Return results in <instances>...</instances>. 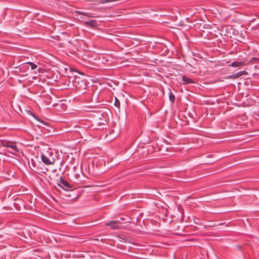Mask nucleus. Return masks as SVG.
Listing matches in <instances>:
<instances>
[{"instance_id":"1","label":"nucleus","mask_w":259,"mask_h":259,"mask_svg":"<svg viewBox=\"0 0 259 259\" xmlns=\"http://www.w3.org/2000/svg\"><path fill=\"white\" fill-rule=\"evenodd\" d=\"M69 82L72 84L73 87L80 91H82L89 87L87 81L77 76L69 77Z\"/></svg>"},{"instance_id":"2","label":"nucleus","mask_w":259,"mask_h":259,"mask_svg":"<svg viewBox=\"0 0 259 259\" xmlns=\"http://www.w3.org/2000/svg\"><path fill=\"white\" fill-rule=\"evenodd\" d=\"M0 145L3 147L10 148L15 152H18L19 151L17 146L14 143L10 141L0 140Z\"/></svg>"},{"instance_id":"3","label":"nucleus","mask_w":259,"mask_h":259,"mask_svg":"<svg viewBox=\"0 0 259 259\" xmlns=\"http://www.w3.org/2000/svg\"><path fill=\"white\" fill-rule=\"evenodd\" d=\"M60 184H58V186L64 189V190L68 191V190H74V188L72 185H71L69 184L67 181L64 180L63 178H62L61 177H60Z\"/></svg>"},{"instance_id":"4","label":"nucleus","mask_w":259,"mask_h":259,"mask_svg":"<svg viewBox=\"0 0 259 259\" xmlns=\"http://www.w3.org/2000/svg\"><path fill=\"white\" fill-rule=\"evenodd\" d=\"M83 24L87 27H90L91 28H95L98 26V24L96 20L91 19L89 21H83Z\"/></svg>"},{"instance_id":"5","label":"nucleus","mask_w":259,"mask_h":259,"mask_svg":"<svg viewBox=\"0 0 259 259\" xmlns=\"http://www.w3.org/2000/svg\"><path fill=\"white\" fill-rule=\"evenodd\" d=\"M41 159L43 163L46 165L53 164L55 162V159L53 158L50 159L47 156L42 153L41 154Z\"/></svg>"},{"instance_id":"6","label":"nucleus","mask_w":259,"mask_h":259,"mask_svg":"<svg viewBox=\"0 0 259 259\" xmlns=\"http://www.w3.org/2000/svg\"><path fill=\"white\" fill-rule=\"evenodd\" d=\"M119 222V221H111L107 222L105 224V225L106 226H110L113 229H117L119 228V227L118 226V223Z\"/></svg>"},{"instance_id":"7","label":"nucleus","mask_w":259,"mask_h":259,"mask_svg":"<svg viewBox=\"0 0 259 259\" xmlns=\"http://www.w3.org/2000/svg\"><path fill=\"white\" fill-rule=\"evenodd\" d=\"M182 80L184 81L183 84H187L189 83H193L195 82L191 78L184 75L182 76Z\"/></svg>"},{"instance_id":"8","label":"nucleus","mask_w":259,"mask_h":259,"mask_svg":"<svg viewBox=\"0 0 259 259\" xmlns=\"http://www.w3.org/2000/svg\"><path fill=\"white\" fill-rule=\"evenodd\" d=\"M245 64L244 62L239 61V62H232L231 64V66L233 67H237L241 66H244Z\"/></svg>"},{"instance_id":"9","label":"nucleus","mask_w":259,"mask_h":259,"mask_svg":"<svg viewBox=\"0 0 259 259\" xmlns=\"http://www.w3.org/2000/svg\"><path fill=\"white\" fill-rule=\"evenodd\" d=\"M169 100L172 103L175 101V96L171 92L169 93Z\"/></svg>"},{"instance_id":"10","label":"nucleus","mask_w":259,"mask_h":259,"mask_svg":"<svg viewBox=\"0 0 259 259\" xmlns=\"http://www.w3.org/2000/svg\"><path fill=\"white\" fill-rule=\"evenodd\" d=\"M30 114H32L33 117L36 119L38 121L41 122L42 123L44 124H46V125H47V122L45 121H43L41 119H40L39 118H38L31 111H30Z\"/></svg>"},{"instance_id":"11","label":"nucleus","mask_w":259,"mask_h":259,"mask_svg":"<svg viewBox=\"0 0 259 259\" xmlns=\"http://www.w3.org/2000/svg\"><path fill=\"white\" fill-rule=\"evenodd\" d=\"M26 64L30 66L31 70L35 69L37 67V66L35 64L31 62H27Z\"/></svg>"},{"instance_id":"12","label":"nucleus","mask_w":259,"mask_h":259,"mask_svg":"<svg viewBox=\"0 0 259 259\" xmlns=\"http://www.w3.org/2000/svg\"><path fill=\"white\" fill-rule=\"evenodd\" d=\"M114 106L118 109L120 108V101L116 97H115Z\"/></svg>"},{"instance_id":"13","label":"nucleus","mask_w":259,"mask_h":259,"mask_svg":"<svg viewBox=\"0 0 259 259\" xmlns=\"http://www.w3.org/2000/svg\"><path fill=\"white\" fill-rule=\"evenodd\" d=\"M194 222L195 223V224L199 225H202V222L198 218H194Z\"/></svg>"},{"instance_id":"14","label":"nucleus","mask_w":259,"mask_h":259,"mask_svg":"<svg viewBox=\"0 0 259 259\" xmlns=\"http://www.w3.org/2000/svg\"><path fill=\"white\" fill-rule=\"evenodd\" d=\"M75 13L78 15H85V16L87 15V14L84 12L75 11Z\"/></svg>"},{"instance_id":"15","label":"nucleus","mask_w":259,"mask_h":259,"mask_svg":"<svg viewBox=\"0 0 259 259\" xmlns=\"http://www.w3.org/2000/svg\"><path fill=\"white\" fill-rule=\"evenodd\" d=\"M242 75V72H238V73H237V74L236 75H235V76H234V78H237V77H239V76H241Z\"/></svg>"},{"instance_id":"16","label":"nucleus","mask_w":259,"mask_h":259,"mask_svg":"<svg viewBox=\"0 0 259 259\" xmlns=\"http://www.w3.org/2000/svg\"><path fill=\"white\" fill-rule=\"evenodd\" d=\"M252 60L256 61L258 62V61H259V58H256V57H253L252 58Z\"/></svg>"},{"instance_id":"17","label":"nucleus","mask_w":259,"mask_h":259,"mask_svg":"<svg viewBox=\"0 0 259 259\" xmlns=\"http://www.w3.org/2000/svg\"><path fill=\"white\" fill-rule=\"evenodd\" d=\"M190 19H191V17H186V20H187V21L189 22H190L191 21Z\"/></svg>"},{"instance_id":"18","label":"nucleus","mask_w":259,"mask_h":259,"mask_svg":"<svg viewBox=\"0 0 259 259\" xmlns=\"http://www.w3.org/2000/svg\"><path fill=\"white\" fill-rule=\"evenodd\" d=\"M79 196H76V197H74V198H73V200L76 201L79 198Z\"/></svg>"},{"instance_id":"19","label":"nucleus","mask_w":259,"mask_h":259,"mask_svg":"<svg viewBox=\"0 0 259 259\" xmlns=\"http://www.w3.org/2000/svg\"><path fill=\"white\" fill-rule=\"evenodd\" d=\"M36 21H37V22H39V21H42L41 20L39 19L38 18H37L36 19Z\"/></svg>"},{"instance_id":"20","label":"nucleus","mask_w":259,"mask_h":259,"mask_svg":"<svg viewBox=\"0 0 259 259\" xmlns=\"http://www.w3.org/2000/svg\"><path fill=\"white\" fill-rule=\"evenodd\" d=\"M241 72H242V74H244V73H246V72L245 71H243Z\"/></svg>"},{"instance_id":"21","label":"nucleus","mask_w":259,"mask_h":259,"mask_svg":"<svg viewBox=\"0 0 259 259\" xmlns=\"http://www.w3.org/2000/svg\"><path fill=\"white\" fill-rule=\"evenodd\" d=\"M40 172H44V173H46V172L45 171H43V170H41Z\"/></svg>"},{"instance_id":"22","label":"nucleus","mask_w":259,"mask_h":259,"mask_svg":"<svg viewBox=\"0 0 259 259\" xmlns=\"http://www.w3.org/2000/svg\"><path fill=\"white\" fill-rule=\"evenodd\" d=\"M45 169V170H46L47 171H48V168H45V169Z\"/></svg>"},{"instance_id":"23","label":"nucleus","mask_w":259,"mask_h":259,"mask_svg":"<svg viewBox=\"0 0 259 259\" xmlns=\"http://www.w3.org/2000/svg\"><path fill=\"white\" fill-rule=\"evenodd\" d=\"M31 162H32V164H33V163H34L33 160H32V161H31Z\"/></svg>"},{"instance_id":"24","label":"nucleus","mask_w":259,"mask_h":259,"mask_svg":"<svg viewBox=\"0 0 259 259\" xmlns=\"http://www.w3.org/2000/svg\"><path fill=\"white\" fill-rule=\"evenodd\" d=\"M228 78H232V76H229Z\"/></svg>"},{"instance_id":"25","label":"nucleus","mask_w":259,"mask_h":259,"mask_svg":"<svg viewBox=\"0 0 259 259\" xmlns=\"http://www.w3.org/2000/svg\"><path fill=\"white\" fill-rule=\"evenodd\" d=\"M121 220L123 221V218H121Z\"/></svg>"}]
</instances>
